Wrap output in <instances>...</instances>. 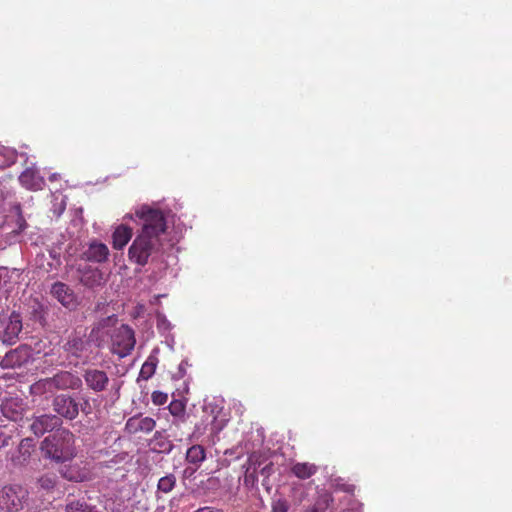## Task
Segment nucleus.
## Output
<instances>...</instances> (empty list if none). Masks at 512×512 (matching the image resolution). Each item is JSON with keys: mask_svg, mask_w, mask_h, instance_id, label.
Here are the masks:
<instances>
[{"mask_svg": "<svg viewBox=\"0 0 512 512\" xmlns=\"http://www.w3.org/2000/svg\"><path fill=\"white\" fill-rule=\"evenodd\" d=\"M53 410L67 420H74L79 414V404L71 396L60 394L52 402Z\"/></svg>", "mask_w": 512, "mask_h": 512, "instance_id": "8", "label": "nucleus"}, {"mask_svg": "<svg viewBox=\"0 0 512 512\" xmlns=\"http://www.w3.org/2000/svg\"><path fill=\"white\" fill-rule=\"evenodd\" d=\"M317 470L316 465L307 462L295 463L291 468L292 474L302 480L310 478L317 472Z\"/></svg>", "mask_w": 512, "mask_h": 512, "instance_id": "22", "label": "nucleus"}, {"mask_svg": "<svg viewBox=\"0 0 512 512\" xmlns=\"http://www.w3.org/2000/svg\"><path fill=\"white\" fill-rule=\"evenodd\" d=\"M194 512H224V511L222 509H220V508H217V507L204 506V507L198 508Z\"/></svg>", "mask_w": 512, "mask_h": 512, "instance_id": "35", "label": "nucleus"}, {"mask_svg": "<svg viewBox=\"0 0 512 512\" xmlns=\"http://www.w3.org/2000/svg\"><path fill=\"white\" fill-rule=\"evenodd\" d=\"M155 426L156 421L152 417L135 415L126 421L125 430L129 434H148L153 431Z\"/></svg>", "mask_w": 512, "mask_h": 512, "instance_id": "10", "label": "nucleus"}, {"mask_svg": "<svg viewBox=\"0 0 512 512\" xmlns=\"http://www.w3.org/2000/svg\"><path fill=\"white\" fill-rule=\"evenodd\" d=\"M271 470H272L271 464H268V465L264 466V467L261 469V474H262V475H265V476H269V475H270V473H271Z\"/></svg>", "mask_w": 512, "mask_h": 512, "instance_id": "38", "label": "nucleus"}, {"mask_svg": "<svg viewBox=\"0 0 512 512\" xmlns=\"http://www.w3.org/2000/svg\"><path fill=\"white\" fill-rule=\"evenodd\" d=\"M124 218H125V219H133V215H131V214H127Z\"/></svg>", "mask_w": 512, "mask_h": 512, "instance_id": "40", "label": "nucleus"}, {"mask_svg": "<svg viewBox=\"0 0 512 512\" xmlns=\"http://www.w3.org/2000/svg\"><path fill=\"white\" fill-rule=\"evenodd\" d=\"M174 448V444L162 432H155L151 440V449L157 453L169 454Z\"/></svg>", "mask_w": 512, "mask_h": 512, "instance_id": "19", "label": "nucleus"}, {"mask_svg": "<svg viewBox=\"0 0 512 512\" xmlns=\"http://www.w3.org/2000/svg\"><path fill=\"white\" fill-rule=\"evenodd\" d=\"M187 366H188V361L187 360L181 361V363L178 366V372H177L175 378L180 379V378L184 377V375L186 374V367Z\"/></svg>", "mask_w": 512, "mask_h": 512, "instance_id": "34", "label": "nucleus"}, {"mask_svg": "<svg viewBox=\"0 0 512 512\" xmlns=\"http://www.w3.org/2000/svg\"><path fill=\"white\" fill-rule=\"evenodd\" d=\"M30 391L34 395L53 394L55 392L52 377L40 379L33 383Z\"/></svg>", "mask_w": 512, "mask_h": 512, "instance_id": "23", "label": "nucleus"}, {"mask_svg": "<svg viewBox=\"0 0 512 512\" xmlns=\"http://www.w3.org/2000/svg\"><path fill=\"white\" fill-rule=\"evenodd\" d=\"M332 497L328 494L322 495L308 512H326L332 502Z\"/></svg>", "mask_w": 512, "mask_h": 512, "instance_id": "29", "label": "nucleus"}, {"mask_svg": "<svg viewBox=\"0 0 512 512\" xmlns=\"http://www.w3.org/2000/svg\"><path fill=\"white\" fill-rule=\"evenodd\" d=\"M10 437L6 436L2 432L0 433V449L7 446L9 444Z\"/></svg>", "mask_w": 512, "mask_h": 512, "instance_id": "36", "label": "nucleus"}, {"mask_svg": "<svg viewBox=\"0 0 512 512\" xmlns=\"http://www.w3.org/2000/svg\"><path fill=\"white\" fill-rule=\"evenodd\" d=\"M58 176H59L58 174L54 173V174H52V175L49 177V179H50L51 181H54V180H56V179L58 178Z\"/></svg>", "mask_w": 512, "mask_h": 512, "instance_id": "39", "label": "nucleus"}, {"mask_svg": "<svg viewBox=\"0 0 512 512\" xmlns=\"http://www.w3.org/2000/svg\"><path fill=\"white\" fill-rule=\"evenodd\" d=\"M176 481H177L176 476L172 473L161 477L157 483V491H156L157 498L158 499L160 498L159 494L170 493L175 488Z\"/></svg>", "mask_w": 512, "mask_h": 512, "instance_id": "24", "label": "nucleus"}, {"mask_svg": "<svg viewBox=\"0 0 512 512\" xmlns=\"http://www.w3.org/2000/svg\"><path fill=\"white\" fill-rule=\"evenodd\" d=\"M62 420L59 416L52 414H43L33 418L30 429L36 436H42L46 432L61 426Z\"/></svg>", "mask_w": 512, "mask_h": 512, "instance_id": "9", "label": "nucleus"}, {"mask_svg": "<svg viewBox=\"0 0 512 512\" xmlns=\"http://www.w3.org/2000/svg\"><path fill=\"white\" fill-rule=\"evenodd\" d=\"M158 365V357L157 350H154L146 359V361L142 364V367L139 372L138 381L149 380L156 371Z\"/></svg>", "mask_w": 512, "mask_h": 512, "instance_id": "20", "label": "nucleus"}, {"mask_svg": "<svg viewBox=\"0 0 512 512\" xmlns=\"http://www.w3.org/2000/svg\"><path fill=\"white\" fill-rule=\"evenodd\" d=\"M206 459L205 449L201 445L191 446L186 453V460L194 465H200Z\"/></svg>", "mask_w": 512, "mask_h": 512, "instance_id": "26", "label": "nucleus"}, {"mask_svg": "<svg viewBox=\"0 0 512 512\" xmlns=\"http://www.w3.org/2000/svg\"><path fill=\"white\" fill-rule=\"evenodd\" d=\"M82 411H83L85 414H88V413H89V411H87V408H85V407H82Z\"/></svg>", "mask_w": 512, "mask_h": 512, "instance_id": "42", "label": "nucleus"}, {"mask_svg": "<svg viewBox=\"0 0 512 512\" xmlns=\"http://www.w3.org/2000/svg\"><path fill=\"white\" fill-rule=\"evenodd\" d=\"M169 410L172 415L179 416L184 412V406L181 402L174 401L170 403Z\"/></svg>", "mask_w": 512, "mask_h": 512, "instance_id": "33", "label": "nucleus"}, {"mask_svg": "<svg viewBox=\"0 0 512 512\" xmlns=\"http://www.w3.org/2000/svg\"><path fill=\"white\" fill-rule=\"evenodd\" d=\"M94 276H97L99 280L101 279V274L98 271L95 272Z\"/></svg>", "mask_w": 512, "mask_h": 512, "instance_id": "41", "label": "nucleus"}, {"mask_svg": "<svg viewBox=\"0 0 512 512\" xmlns=\"http://www.w3.org/2000/svg\"><path fill=\"white\" fill-rule=\"evenodd\" d=\"M109 249L106 244L99 241H92L83 252V258L89 262L103 263L108 259Z\"/></svg>", "mask_w": 512, "mask_h": 512, "instance_id": "13", "label": "nucleus"}, {"mask_svg": "<svg viewBox=\"0 0 512 512\" xmlns=\"http://www.w3.org/2000/svg\"><path fill=\"white\" fill-rule=\"evenodd\" d=\"M202 416L196 424L192 438L199 439L207 435V442L215 444L219 433L227 424V418L222 408L215 402H205L202 409Z\"/></svg>", "mask_w": 512, "mask_h": 512, "instance_id": "3", "label": "nucleus"}, {"mask_svg": "<svg viewBox=\"0 0 512 512\" xmlns=\"http://www.w3.org/2000/svg\"><path fill=\"white\" fill-rule=\"evenodd\" d=\"M57 483V476L54 473H46L37 479V485L45 492H51Z\"/></svg>", "mask_w": 512, "mask_h": 512, "instance_id": "28", "label": "nucleus"}, {"mask_svg": "<svg viewBox=\"0 0 512 512\" xmlns=\"http://www.w3.org/2000/svg\"><path fill=\"white\" fill-rule=\"evenodd\" d=\"M337 487H339V489L345 491V492H348V493H352L353 490H354V486L351 485V484H337Z\"/></svg>", "mask_w": 512, "mask_h": 512, "instance_id": "37", "label": "nucleus"}, {"mask_svg": "<svg viewBox=\"0 0 512 512\" xmlns=\"http://www.w3.org/2000/svg\"><path fill=\"white\" fill-rule=\"evenodd\" d=\"M55 391L56 390H67V389H78L80 388L82 381L81 379L68 371H61L52 377Z\"/></svg>", "mask_w": 512, "mask_h": 512, "instance_id": "14", "label": "nucleus"}, {"mask_svg": "<svg viewBox=\"0 0 512 512\" xmlns=\"http://www.w3.org/2000/svg\"><path fill=\"white\" fill-rule=\"evenodd\" d=\"M133 236V230L131 227L120 224L118 225L112 234V245L114 249H123Z\"/></svg>", "mask_w": 512, "mask_h": 512, "instance_id": "18", "label": "nucleus"}, {"mask_svg": "<svg viewBox=\"0 0 512 512\" xmlns=\"http://www.w3.org/2000/svg\"><path fill=\"white\" fill-rule=\"evenodd\" d=\"M41 450L45 457L57 463L69 461L76 455L75 436L68 429H58L42 441Z\"/></svg>", "mask_w": 512, "mask_h": 512, "instance_id": "4", "label": "nucleus"}, {"mask_svg": "<svg viewBox=\"0 0 512 512\" xmlns=\"http://www.w3.org/2000/svg\"><path fill=\"white\" fill-rule=\"evenodd\" d=\"M117 321L115 315L100 320L87 336L84 331H75L71 333L63 345L67 355L82 359L87 358L92 350L91 346L101 347L104 343L103 334L106 328L114 325Z\"/></svg>", "mask_w": 512, "mask_h": 512, "instance_id": "2", "label": "nucleus"}, {"mask_svg": "<svg viewBox=\"0 0 512 512\" xmlns=\"http://www.w3.org/2000/svg\"><path fill=\"white\" fill-rule=\"evenodd\" d=\"M19 181L23 187L29 190H41L45 184V180L33 168H27L19 176Z\"/></svg>", "mask_w": 512, "mask_h": 512, "instance_id": "17", "label": "nucleus"}, {"mask_svg": "<svg viewBox=\"0 0 512 512\" xmlns=\"http://www.w3.org/2000/svg\"><path fill=\"white\" fill-rule=\"evenodd\" d=\"M136 340L133 329L128 325H121L111 335V352L120 358L128 356L134 349Z\"/></svg>", "mask_w": 512, "mask_h": 512, "instance_id": "5", "label": "nucleus"}, {"mask_svg": "<svg viewBox=\"0 0 512 512\" xmlns=\"http://www.w3.org/2000/svg\"><path fill=\"white\" fill-rule=\"evenodd\" d=\"M83 378L87 387L94 392L104 391L109 383L106 372L98 369L85 370Z\"/></svg>", "mask_w": 512, "mask_h": 512, "instance_id": "11", "label": "nucleus"}, {"mask_svg": "<svg viewBox=\"0 0 512 512\" xmlns=\"http://www.w3.org/2000/svg\"><path fill=\"white\" fill-rule=\"evenodd\" d=\"M28 354L25 349L17 348L5 354L0 361V367L3 369H13L22 366L27 362Z\"/></svg>", "mask_w": 512, "mask_h": 512, "instance_id": "16", "label": "nucleus"}, {"mask_svg": "<svg viewBox=\"0 0 512 512\" xmlns=\"http://www.w3.org/2000/svg\"><path fill=\"white\" fill-rule=\"evenodd\" d=\"M28 491L21 485L12 484L0 490V508L6 511H18L23 508Z\"/></svg>", "mask_w": 512, "mask_h": 512, "instance_id": "6", "label": "nucleus"}, {"mask_svg": "<svg viewBox=\"0 0 512 512\" xmlns=\"http://www.w3.org/2000/svg\"><path fill=\"white\" fill-rule=\"evenodd\" d=\"M289 505L284 499H277L272 503V512H288Z\"/></svg>", "mask_w": 512, "mask_h": 512, "instance_id": "32", "label": "nucleus"}, {"mask_svg": "<svg viewBox=\"0 0 512 512\" xmlns=\"http://www.w3.org/2000/svg\"><path fill=\"white\" fill-rule=\"evenodd\" d=\"M135 216L141 220L142 229L129 247L128 256L130 261L144 266L160 245L166 230V215L157 206L143 204L135 209Z\"/></svg>", "mask_w": 512, "mask_h": 512, "instance_id": "1", "label": "nucleus"}, {"mask_svg": "<svg viewBox=\"0 0 512 512\" xmlns=\"http://www.w3.org/2000/svg\"><path fill=\"white\" fill-rule=\"evenodd\" d=\"M52 295L65 307L72 308L76 305V298L68 285L56 282L51 288Z\"/></svg>", "mask_w": 512, "mask_h": 512, "instance_id": "15", "label": "nucleus"}, {"mask_svg": "<svg viewBox=\"0 0 512 512\" xmlns=\"http://www.w3.org/2000/svg\"><path fill=\"white\" fill-rule=\"evenodd\" d=\"M157 328L162 332H167L171 328L170 322L167 320L165 315L157 314Z\"/></svg>", "mask_w": 512, "mask_h": 512, "instance_id": "31", "label": "nucleus"}, {"mask_svg": "<svg viewBox=\"0 0 512 512\" xmlns=\"http://www.w3.org/2000/svg\"><path fill=\"white\" fill-rule=\"evenodd\" d=\"M1 411L5 418L18 421L22 418L24 412V403L18 397H11L5 399L1 404Z\"/></svg>", "mask_w": 512, "mask_h": 512, "instance_id": "12", "label": "nucleus"}, {"mask_svg": "<svg viewBox=\"0 0 512 512\" xmlns=\"http://www.w3.org/2000/svg\"><path fill=\"white\" fill-rule=\"evenodd\" d=\"M61 474L65 479L74 482H83L87 479L86 473L81 471L77 465L65 466L61 470Z\"/></svg>", "mask_w": 512, "mask_h": 512, "instance_id": "25", "label": "nucleus"}, {"mask_svg": "<svg viewBox=\"0 0 512 512\" xmlns=\"http://www.w3.org/2000/svg\"><path fill=\"white\" fill-rule=\"evenodd\" d=\"M65 511L66 512H100L96 509L95 506L88 504L84 498H82V499L68 498L66 500Z\"/></svg>", "mask_w": 512, "mask_h": 512, "instance_id": "21", "label": "nucleus"}, {"mask_svg": "<svg viewBox=\"0 0 512 512\" xmlns=\"http://www.w3.org/2000/svg\"><path fill=\"white\" fill-rule=\"evenodd\" d=\"M153 404L157 406L164 405L168 400V395L161 391H154L151 396Z\"/></svg>", "mask_w": 512, "mask_h": 512, "instance_id": "30", "label": "nucleus"}, {"mask_svg": "<svg viewBox=\"0 0 512 512\" xmlns=\"http://www.w3.org/2000/svg\"><path fill=\"white\" fill-rule=\"evenodd\" d=\"M22 331V318L13 311L9 316L0 315V339L3 343L15 344Z\"/></svg>", "mask_w": 512, "mask_h": 512, "instance_id": "7", "label": "nucleus"}, {"mask_svg": "<svg viewBox=\"0 0 512 512\" xmlns=\"http://www.w3.org/2000/svg\"><path fill=\"white\" fill-rule=\"evenodd\" d=\"M17 158L16 150L0 145V169L11 166Z\"/></svg>", "mask_w": 512, "mask_h": 512, "instance_id": "27", "label": "nucleus"}]
</instances>
